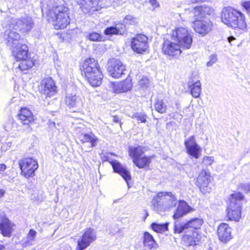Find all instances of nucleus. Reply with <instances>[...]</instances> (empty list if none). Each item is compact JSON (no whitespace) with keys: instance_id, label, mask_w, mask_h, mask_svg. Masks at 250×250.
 Wrapping results in <instances>:
<instances>
[{"instance_id":"f257e3e1","label":"nucleus","mask_w":250,"mask_h":250,"mask_svg":"<svg viewBox=\"0 0 250 250\" xmlns=\"http://www.w3.org/2000/svg\"><path fill=\"white\" fill-rule=\"evenodd\" d=\"M48 20L52 22L55 29L65 28L70 23V11L65 4L53 7L47 13Z\"/></svg>"},{"instance_id":"f03ea898","label":"nucleus","mask_w":250,"mask_h":250,"mask_svg":"<svg viewBox=\"0 0 250 250\" xmlns=\"http://www.w3.org/2000/svg\"><path fill=\"white\" fill-rule=\"evenodd\" d=\"M82 74H84L90 84L93 87L99 86L103 79L98 61L90 58L85 60L82 66Z\"/></svg>"},{"instance_id":"7ed1b4c3","label":"nucleus","mask_w":250,"mask_h":250,"mask_svg":"<svg viewBox=\"0 0 250 250\" xmlns=\"http://www.w3.org/2000/svg\"><path fill=\"white\" fill-rule=\"evenodd\" d=\"M177 203L176 197L171 192H158L151 202L154 210L159 213L173 208Z\"/></svg>"},{"instance_id":"20e7f679","label":"nucleus","mask_w":250,"mask_h":250,"mask_svg":"<svg viewBox=\"0 0 250 250\" xmlns=\"http://www.w3.org/2000/svg\"><path fill=\"white\" fill-rule=\"evenodd\" d=\"M244 15L230 7L223 9L221 14L222 21L232 28H238L242 30L246 29L247 24Z\"/></svg>"},{"instance_id":"39448f33","label":"nucleus","mask_w":250,"mask_h":250,"mask_svg":"<svg viewBox=\"0 0 250 250\" xmlns=\"http://www.w3.org/2000/svg\"><path fill=\"white\" fill-rule=\"evenodd\" d=\"M244 196L240 192L230 195V202L227 208V214L229 220L239 221L241 217V201Z\"/></svg>"},{"instance_id":"423d86ee","label":"nucleus","mask_w":250,"mask_h":250,"mask_svg":"<svg viewBox=\"0 0 250 250\" xmlns=\"http://www.w3.org/2000/svg\"><path fill=\"white\" fill-rule=\"evenodd\" d=\"M171 39L177 42L179 46L184 49L190 48L193 42L191 33L184 27H178L173 31Z\"/></svg>"},{"instance_id":"0eeeda50","label":"nucleus","mask_w":250,"mask_h":250,"mask_svg":"<svg viewBox=\"0 0 250 250\" xmlns=\"http://www.w3.org/2000/svg\"><path fill=\"white\" fill-rule=\"evenodd\" d=\"M35 24L32 18L30 16H25L21 18L12 19L10 27L27 33L31 31Z\"/></svg>"},{"instance_id":"6e6552de","label":"nucleus","mask_w":250,"mask_h":250,"mask_svg":"<svg viewBox=\"0 0 250 250\" xmlns=\"http://www.w3.org/2000/svg\"><path fill=\"white\" fill-rule=\"evenodd\" d=\"M21 174L26 178L34 176L35 171L38 168V164L35 159L32 158H26L19 161Z\"/></svg>"},{"instance_id":"1a4fd4ad","label":"nucleus","mask_w":250,"mask_h":250,"mask_svg":"<svg viewBox=\"0 0 250 250\" xmlns=\"http://www.w3.org/2000/svg\"><path fill=\"white\" fill-rule=\"evenodd\" d=\"M203 223V219L198 218H193L187 223L175 222L174 224V232L175 233H180L183 232L188 233L187 230L188 229H190L191 231L193 229H199Z\"/></svg>"},{"instance_id":"9d476101","label":"nucleus","mask_w":250,"mask_h":250,"mask_svg":"<svg viewBox=\"0 0 250 250\" xmlns=\"http://www.w3.org/2000/svg\"><path fill=\"white\" fill-rule=\"evenodd\" d=\"M96 232L94 229L91 228H86L80 239L78 241L76 250H85L96 239Z\"/></svg>"},{"instance_id":"9b49d317","label":"nucleus","mask_w":250,"mask_h":250,"mask_svg":"<svg viewBox=\"0 0 250 250\" xmlns=\"http://www.w3.org/2000/svg\"><path fill=\"white\" fill-rule=\"evenodd\" d=\"M107 70L112 77L119 78L125 74V66L119 59L113 58L108 62Z\"/></svg>"},{"instance_id":"f8f14e48","label":"nucleus","mask_w":250,"mask_h":250,"mask_svg":"<svg viewBox=\"0 0 250 250\" xmlns=\"http://www.w3.org/2000/svg\"><path fill=\"white\" fill-rule=\"evenodd\" d=\"M184 145L188 155L195 159H198L200 157L202 149L196 142L194 136H191L186 140Z\"/></svg>"},{"instance_id":"ddd939ff","label":"nucleus","mask_w":250,"mask_h":250,"mask_svg":"<svg viewBox=\"0 0 250 250\" xmlns=\"http://www.w3.org/2000/svg\"><path fill=\"white\" fill-rule=\"evenodd\" d=\"M41 92L46 97H51L57 92V88L53 79L48 77L44 78L41 82Z\"/></svg>"},{"instance_id":"4468645a","label":"nucleus","mask_w":250,"mask_h":250,"mask_svg":"<svg viewBox=\"0 0 250 250\" xmlns=\"http://www.w3.org/2000/svg\"><path fill=\"white\" fill-rule=\"evenodd\" d=\"M147 40V37L144 34L137 35L132 39V49L138 53H142L145 51L148 47Z\"/></svg>"},{"instance_id":"2eb2a0df","label":"nucleus","mask_w":250,"mask_h":250,"mask_svg":"<svg viewBox=\"0 0 250 250\" xmlns=\"http://www.w3.org/2000/svg\"><path fill=\"white\" fill-rule=\"evenodd\" d=\"M103 0H79L78 1L80 9L84 14L88 13L91 10L97 11L102 7Z\"/></svg>"},{"instance_id":"dca6fc26","label":"nucleus","mask_w":250,"mask_h":250,"mask_svg":"<svg viewBox=\"0 0 250 250\" xmlns=\"http://www.w3.org/2000/svg\"><path fill=\"white\" fill-rule=\"evenodd\" d=\"M193 27L197 33L205 35L211 30L212 23L209 20L196 19L193 22Z\"/></svg>"},{"instance_id":"f3484780","label":"nucleus","mask_w":250,"mask_h":250,"mask_svg":"<svg viewBox=\"0 0 250 250\" xmlns=\"http://www.w3.org/2000/svg\"><path fill=\"white\" fill-rule=\"evenodd\" d=\"M210 182V175L206 170L203 169L199 173L197 181V185L203 193H206L210 191L211 188L208 187Z\"/></svg>"},{"instance_id":"a211bd4d","label":"nucleus","mask_w":250,"mask_h":250,"mask_svg":"<svg viewBox=\"0 0 250 250\" xmlns=\"http://www.w3.org/2000/svg\"><path fill=\"white\" fill-rule=\"evenodd\" d=\"M65 103L70 108H75V112H80L83 106V102L81 98L75 93L67 94L65 97Z\"/></svg>"},{"instance_id":"6ab92c4d","label":"nucleus","mask_w":250,"mask_h":250,"mask_svg":"<svg viewBox=\"0 0 250 250\" xmlns=\"http://www.w3.org/2000/svg\"><path fill=\"white\" fill-rule=\"evenodd\" d=\"M214 9L206 4L196 6L192 11L195 20L204 19L207 16L212 15Z\"/></svg>"},{"instance_id":"aec40b11","label":"nucleus","mask_w":250,"mask_h":250,"mask_svg":"<svg viewBox=\"0 0 250 250\" xmlns=\"http://www.w3.org/2000/svg\"><path fill=\"white\" fill-rule=\"evenodd\" d=\"M162 51L165 55L170 56H177L181 53L180 47L177 43L170 42L168 40L165 41L162 47Z\"/></svg>"},{"instance_id":"412c9836","label":"nucleus","mask_w":250,"mask_h":250,"mask_svg":"<svg viewBox=\"0 0 250 250\" xmlns=\"http://www.w3.org/2000/svg\"><path fill=\"white\" fill-rule=\"evenodd\" d=\"M18 118L19 120L23 125L27 126V131H31V128L29 125L34 121L32 112L26 108H22L18 114Z\"/></svg>"},{"instance_id":"4be33fe9","label":"nucleus","mask_w":250,"mask_h":250,"mask_svg":"<svg viewBox=\"0 0 250 250\" xmlns=\"http://www.w3.org/2000/svg\"><path fill=\"white\" fill-rule=\"evenodd\" d=\"M12 54L17 61L25 60L28 57V47L25 44L12 47Z\"/></svg>"},{"instance_id":"5701e85b","label":"nucleus","mask_w":250,"mask_h":250,"mask_svg":"<svg viewBox=\"0 0 250 250\" xmlns=\"http://www.w3.org/2000/svg\"><path fill=\"white\" fill-rule=\"evenodd\" d=\"M194 210V209L188 205L186 201L180 200L173 217L174 219H177Z\"/></svg>"},{"instance_id":"b1692460","label":"nucleus","mask_w":250,"mask_h":250,"mask_svg":"<svg viewBox=\"0 0 250 250\" xmlns=\"http://www.w3.org/2000/svg\"><path fill=\"white\" fill-rule=\"evenodd\" d=\"M111 164L114 171L119 173L128 184V181L131 179V175L126 168L116 160L111 161Z\"/></svg>"},{"instance_id":"393cba45","label":"nucleus","mask_w":250,"mask_h":250,"mask_svg":"<svg viewBox=\"0 0 250 250\" xmlns=\"http://www.w3.org/2000/svg\"><path fill=\"white\" fill-rule=\"evenodd\" d=\"M201 238V235L196 231L192 230L189 233L185 234L183 239L188 246H194L198 245Z\"/></svg>"},{"instance_id":"a878e982","label":"nucleus","mask_w":250,"mask_h":250,"mask_svg":"<svg viewBox=\"0 0 250 250\" xmlns=\"http://www.w3.org/2000/svg\"><path fill=\"white\" fill-rule=\"evenodd\" d=\"M217 234L219 239L226 242L231 239V229L228 224L222 223L218 228Z\"/></svg>"},{"instance_id":"bb28decb","label":"nucleus","mask_w":250,"mask_h":250,"mask_svg":"<svg viewBox=\"0 0 250 250\" xmlns=\"http://www.w3.org/2000/svg\"><path fill=\"white\" fill-rule=\"evenodd\" d=\"M126 32L125 26L124 24L118 23L115 26L106 27L104 30V34L106 36H113L114 35H123Z\"/></svg>"},{"instance_id":"cd10ccee","label":"nucleus","mask_w":250,"mask_h":250,"mask_svg":"<svg viewBox=\"0 0 250 250\" xmlns=\"http://www.w3.org/2000/svg\"><path fill=\"white\" fill-rule=\"evenodd\" d=\"M143 243L145 250H154L158 247L152 235L147 231L144 233Z\"/></svg>"},{"instance_id":"c85d7f7f","label":"nucleus","mask_w":250,"mask_h":250,"mask_svg":"<svg viewBox=\"0 0 250 250\" xmlns=\"http://www.w3.org/2000/svg\"><path fill=\"white\" fill-rule=\"evenodd\" d=\"M0 230L4 236L10 237L12 231V226L10 221L7 218H4L0 223Z\"/></svg>"},{"instance_id":"c756f323","label":"nucleus","mask_w":250,"mask_h":250,"mask_svg":"<svg viewBox=\"0 0 250 250\" xmlns=\"http://www.w3.org/2000/svg\"><path fill=\"white\" fill-rule=\"evenodd\" d=\"M79 137L82 144L90 143V148L95 146L98 141V138L93 133H82Z\"/></svg>"},{"instance_id":"7c9ffc66","label":"nucleus","mask_w":250,"mask_h":250,"mask_svg":"<svg viewBox=\"0 0 250 250\" xmlns=\"http://www.w3.org/2000/svg\"><path fill=\"white\" fill-rule=\"evenodd\" d=\"M5 36H7L8 45L12 47L14 44H17L21 39V35L15 31L6 30L5 32Z\"/></svg>"},{"instance_id":"2f4dec72","label":"nucleus","mask_w":250,"mask_h":250,"mask_svg":"<svg viewBox=\"0 0 250 250\" xmlns=\"http://www.w3.org/2000/svg\"><path fill=\"white\" fill-rule=\"evenodd\" d=\"M113 91L115 93L125 92L130 90L132 84L128 81H124L121 83H114Z\"/></svg>"},{"instance_id":"473e14b6","label":"nucleus","mask_w":250,"mask_h":250,"mask_svg":"<svg viewBox=\"0 0 250 250\" xmlns=\"http://www.w3.org/2000/svg\"><path fill=\"white\" fill-rule=\"evenodd\" d=\"M189 89L192 96L195 98H198L201 92V84L199 81L193 83V82H188Z\"/></svg>"},{"instance_id":"72a5a7b5","label":"nucleus","mask_w":250,"mask_h":250,"mask_svg":"<svg viewBox=\"0 0 250 250\" xmlns=\"http://www.w3.org/2000/svg\"><path fill=\"white\" fill-rule=\"evenodd\" d=\"M129 155L132 158L133 162L142 157L143 153V148L141 146L131 147L129 149Z\"/></svg>"},{"instance_id":"f704fd0d","label":"nucleus","mask_w":250,"mask_h":250,"mask_svg":"<svg viewBox=\"0 0 250 250\" xmlns=\"http://www.w3.org/2000/svg\"><path fill=\"white\" fill-rule=\"evenodd\" d=\"M151 162L150 157L142 156L136 161L133 162L134 164L139 168H143L148 166Z\"/></svg>"},{"instance_id":"c9c22d12","label":"nucleus","mask_w":250,"mask_h":250,"mask_svg":"<svg viewBox=\"0 0 250 250\" xmlns=\"http://www.w3.org/2000/svg\"><path fill=\"white\" fill-rule=\"evenodd\" d=\"M154 108L157 112L163 114L166 112L167 106L163 100L157 99L154 104Z\"/></svg>"},{"instance_id":"e433bc0d","label":"nucleus","mask_w":250,"mask_h":250,"mask_svg":"<svg viewBox=\"0 0 250 250\" xmlns=\"http://www.w3.org/2000/svg\"><path fill=\"white\" fill-rule=\"evenodd\" d=\"M84 36L86 39L92 42H100L102 40V35L97 32H92L85 33Z\"/></svg>"},{"instance_id":"4c0bfd02","label":"nucleus","mask_w":250,"mask_h":250,"mask_svg":"<svg viewBox=\"0 0 250 250\" xmlns=\"http://www.w3.org/2000/svg\"><path fill=\"white\" fill-rule=\"evenodd\" d=\"M21 62L19 64V68L21 71L27 70L31 68L34 65V62L32 60L25 59L21 60Z\"/></svg>"},{"instance_id":"58836bf2","label":"nucleus","mask_w":250,"mask_h":250,"mask_svg":"<svg viewBox=\"0 0 250 250\" xmlns=\"http://www.w3.org/2000/svg\"><path fill=\"white\" fill-rule=\"evenodd\" d=\"M132 119H135L138 123H145L147 118V115L144 112H136L132 114Z\"/></svg>"},{"instance_id":"ea45409f","label":"nucleus","mask_w":250,"mask_h":250,"mask_svg":"<svg viewBox=\"0 0 250 250\" xmlns=\"http://www.w3.org/2000/svg\"><path fill=\"white\" fill-rule=\"evenodd\" d=\"M152 229L158 232H163L168 229V224L165 223L159 224L155 223H153L151 225Z\"/></svg>"},{"instance_id":"a19ab883","label":"nucleus","mask_w":250,"mask_h":250,"mask_svg":"<svg viewBox=\"0 0 250 250\" xmlns=\"http://www.w3.org/2000/svg\"><path fill=\"white\" fill-rule=\"evenodd\" d=\"M214 161V158L213 156H206L202 159V164L203 166L208 167L212 165Z\"/></svg>"},{"instance_id":"79ce46f5","label":"nucleus","mask_w":250,"mask_h":250,"mask_svg":"<svg viewBox=\"0 0 250 250\" xmlns=\"http://www.w3.org/2000/svg\"><path fill=\"white\" fill-rule=\"evenodd\" d=\"M238 189L243 191L245 193L250 192V181L247 183H240L238 187Z\"/></svg>"},{"instance_id":"37998d69","label":"nucleus","mask_w":250,"mask_h":250,"mask_svg":"<svg viewBox=\"0 0 250 250\" xmlns=\"http://www.w3.org/2000/svg\"><path fill=\"white\" fill-rule=\"evenodd\" d=\"M124 22L125 24L132 25L136 24L137 23L136 19L130 15L125 16L124 20Z\"/></svg>"},{"instance_id":"c03bdc74","label":"nucleus","mask_w":250,"mask_h":250,"mask_svg":"<svg viewBox=\"0 0 250 250\" xmlns=\"http://www.w3.org/2000/svg\"><path fill=\"white\" fill-rule=\"evenodd\" d=\"M217 61V57L216 55H212L209 57V60L207 63L208 67H211Z\"/></svg>"},{"instance_id":"a18cd8bd","label":"nucleus","mask_w":250,"mask_h":250,"mask_svg":"<svg viewBox=\"0 0 250 250\" xmlns=\"http://www.w3.org/2000/svg\"><path fill=\"white\" fill-rule=\"evenodd\" d=\"M37 232L34 229H30L28 233L27 238L30 240L33 241L36 237Z\"/></svg>"},{"instance_id":"49530a36","label":"nucleus","mask_w":250,"mask_h":250,"mask_svg":"<svg viewBox=\"0 0 250 250\" xmlns=\"http://www.w3.org/2000/svg\"><path fill=\"white\" fill-rule=\"evenodd\" d=\"M243 7L248 12V14L250 15V0L248 1H244L242 4Z\"/></svg>"},{"instance_id":"de8ad7c7","label":"nucleus","mask_w":250,"mask_h":250,"mask_svg":"<svg viewBox=\"0 0 250 250\" xmlns=\"http://www.w3.org/2000/svg\"><path fill=\"white\" fill-rule=\"evenodd\" d=\"M110 2L113 6H117L125 2V0H110Z\"/></svg>"},{"instance_id":"09e8293b","label":"nucleus","mask_w":250,"mask_h":250,"mask_svg":"<svg viewBox=\"0 0 250 250\" xmlns=\"http://www.w3.org/2000/svg\"><path fill=\"white\" fill-rule=\"evenodd\" d=\"M120 231V229L119 228H118V227L116 225H115L114 226H113L110 231V233H111V234H113V235H115L116 234H117Z\"/></svg>"},{"instance_id":"8fccbe9b","label":"nucleus","mask_w":250,"mask_h":250,"mask_svg":"<svg viewBox=\"0 0 250 250\" xmlns=\"http://www.w3.org/2000/svg\"><path fill=\"white\" fill-rule=\"evenodd\" d=\"M149 3L154 7L156 8L159 6V4L157 0H149Z\"/></svg>"},{"instance_id":"3c124183","label":"nucleus","mask_w":250,"mask_h":250,"mask_svg":"<svg viewBox=\"0 0 250 250\" xmlns=\"http://www.w3.org/2000/svg\"><path fill=\"white\" fill-rule=\"evenodd\" d=\"M112 119H113V121L115 123H118L120 122V126H121V125L122 124V123L120 122L119 118L118 116H114L112 117Z\"/></svg>"},{"instance_id":"603ef678","label":"nucleus","mask_w":250,"mask_h":250,"mask_svg":"<svg viewBox=\"0 0 250 250\" xmlns=\"http://www.w3.org/2000/svg\"><path fill=\"white\" fill-rule=\"evenodd\" d=\"M60 250H71V248L68 245L62 246Z\"/></svg>"},{"instance_id":"864d4df0","label":"nucleus","mask_w":250,"mask_h":250,"mask_svg":"<svg viewBox=\"0 0 250 250\" xmlns=\"http://www.w3.org/2000/svg\"><path fill=\"white\" fill-rule=\"evenodd\" d=\"M6 168V166L4 164L0 165V172L4 171Z\"/></svg>"},{"instance_id":"5fc2aeb1","label":"nucleus","mask_w":250,"mask_h":250,"mask_svg":"<svg viewBox=\"0 0 250 250\" xmlns=\"http://www.w3.org/2000/svg\"><path fill=\"white\" fill-rule=\"evenodd\" d=\"M49 125L51 127L52 126H54L55 128H57V126H56V123H55V122H54L53 121H49Z\"/></svg>"},{"instance_id":"6e6d98bb","label":"nucleus","mask_w":250,"mask_h":250,"mask_svg":"<svg viewBox=\"0 0 250 250\" xmlns=\"http://www.w3.org/2000/svg\"><path fill=\"white\" fill-rule=\"evenodd\" d=\"M5 190L3 189H0V198L2 197L5 193Z\"/></svg>"},{"instance_id":"4d7b16f0","label":"nucleus","mask_w":250,"mask_h":250,"mask_svg":"<svg viewBox=\"0 0 250 250\" xmlns=\"http://www.w3.org/2000/svg\"><path fill=\"white\" fill-rule=\"evenodd\" d=\"M228 41L230 42V43L231 44V42H232V41L233 40H235V39L234 37H232V36H231V37H229L228 38Z\"/></svg>"},{"instance_id":"13d9d810","label":"nucleus","mask_w":250,"mask_h":250,"mask_svg":"<svg viewBox=\"0 0 250 250\" xmlns=\"http://www.w3.org/2000/svg\"><path fill=\"white\" fill-rule=\"evenodd\" d=\"M204 0H191L192 2L193 3H196L198 2L203 1Z\"/></svg>"},{"instance_id":"bf43d9fd","label":"nucleus","mask_w":250,"mask_h":250,"mask_svg":"<svg viewBox=\"0 0 250 250\" xmlns=\"http://www.w3.org/2000/svg\"><path fill=\"white\" fill-rule=\"evenodd\" d=\"M4 249V246L0 244V250H2Z\"/></svg>"},{"instance_id":"052dcab7","label":"nucleus","mask_w":250,"mask_h":250,"mask_svg":"<svg viewBox=\"0 0 250 250\" xmlns=\"http://www.w3.org/2000/svg\"><path fill=\"white\" fill-rule=\"evenodd\" d=\"M176 105L178 109L180 108V104L178 103H176Z\"/></svg>"},{"instance_id":"680f3d73","label":"nucleus","mask_w":250,"mask_h":250,"mask_svg":"<svg viewBox=\"0 0 250 250\" xmlns=\"http://www.w3.org/2000/svg\"><path fill=\"white\" fill-rule=\"evenodd\" d=\"M148 215V214L147 213V212L146 211V217H145V218Z\"/></svg>"},{"instance_id":"e2e57ef3","label":"nucleus","mask_w":250,"mask_h":250,"mask_svg":"<svg viewBox=\"0 0 250 250\" xmlns=\"http://www.w3.org/2000/svg\"><path fill=\"white\" fill-rule=\"evenodd\" d=\"M143 81V80H142L140 82V84H142V82Z\"/></svg>"},{"instance_id":"0e129e2a","label":"nucleus","mask_w":250,"mask_h":250,"mask_svg":"<svg viewBox=\"0 0 250 250\" xmlns=\"http://www.w3.org/2000/svg\"><path fill=\"white\" fill-rule=\"evenodd\" d=\"M211 250V249H209V250Z\"/></svg>"}]
</instances>
